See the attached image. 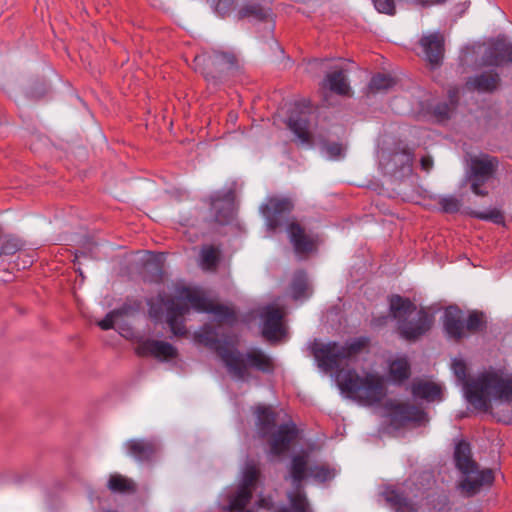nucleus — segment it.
<instances>
[{"mask_svg":"<svg viewBox=\"0 0 512 512\" xmlns=\"http://www.w3.org/2000/svg\"><path fill=\"white\" fill-rule=\"evenodd\" d=\"M443 327L447 336L456 342L466 336L463 312L458 306L452 305L446 308L443 316Z\"/></svg>","mask_w":512,"mask_h":512,"instance_id":"6ab92c4d","label":"nucleus"},{"mask_svg":"<svg viewBox=\"0 0 512 512\" xmlns=\"http://www.w3.org/2000/svg\"><path fill=\"white\" fill-rule=\"evenodd\" d=\"M503 401L512 400V378L504 379L496 373H483L466 385V399L476 409L487 411L489 396Z\"/></svg>","mask_w":512,"mask_h":512,"instance_id":"7ed1b4c3","label":"nucleus"},{"mask_svg":"<svg viewBox=\"0 0 512 512\" xmlns=\"http://www.w3.org/2000/svg\"><path fill=\"white\" fill-rule=\"evenodd\" d=\"M346 70L339 68L328 73L323 79L322 86L340 96H349L351 92Z\"/></svg>","mask_w":512,"mask_h":512,"instance_id":"393cba45","label":"nucleus"},{"mask_svg":"<svg viewBox=\"0 0 512 512\" xmlns=\"http://www.w3.org/2000/svg\"><path fill=\"white\" fill-rule=\"evenodd\" d=\"M372 2L379 13L390 16L396 13L395 0H372Z\"/></svg>","mask_w":512,"mask_h":512,"instance_id":"09e8293b","label":"nucleus"},{"mask_svg":"<svg viewBox=\"0 0 512 512\" xmlns=\"http://www.w3.org/2000/svg\"><path fill=\"white\" fill-rule=\"evenodd\" d=\"M469 215L476 219L492 221L495 224H503L504 223V216L501 213V211H499L497 209H491L487 212L471 211L469 213Z\"/></svg>","mask_w":512,"mask_h":512,"instance_id":"c03bdc74","label":"nucleus"},{"mask_svg":"<svg viewBox=\"0 0 512 512\" xmlns=\"http://www.w3.org/2000/svg\"><path fill=\"white\" fill-rule=\"evenodd\" d=\"M447 0H409L408 3L413 6L431 7L438 4H443Z\"/></svg>","mask_w":512,"mask_h":512,"instance_id":"5fc2aeb1","label":"nucleus"},{"mask_svg":"<svg viewBox=\"0 0 512 512\" xmlns=\"http://www.w3.org/2000/svg\"><path fill=\"white\" fill-rule=\"evenodd\" d=\"M259 476V470L255 465H247L243 477L242 482L239 485L241 488H245L248 491H252V487L254 486L255 482L257 481Z\"/></svg>","mask_w":512,"mask_h":512,"instance_id":"37998d69","label":"nucleus"},{"mask_svg":"<svg viewBox=\"0 0 512 512\" xmlns=\"http://www.w3.org/2000/svg\"><path fill=\"white\" fill-rule=\"evenodd\" d=\"M417 310V306L406 297L398 294L389 297L390 316L397 320L399 335L409 342H415L427 334L433 326L434 316L424 308L417 311L415 320L407 317Z\"/></svg>","mask_w":512,"mask_h":512,"instance_id":"f257e3e1","label":"nucleus"},{"mask_svg":"<svg viewBox=\"0 0 512 512\" xmlns=\"http://www.w3.org/2000/svg\"><path fill=\"white\" fill-rule=\"evenodd\" d=\"M334 475V470L326 465H313L309 467V476L321 483L332 479Z\"/></svg>","mask_w":512,"mask_h":512,"instance_id":"a19ab883","label":"nucleus"},{"mask_svg":"<svg viewBox=\"0 0 512 512\" xmlns=\"http://www.w3.org/2000/svg\"><path fill=\"white\" fill-rule=\"evenodd\" d=\"M307 290V276L304 271H298L297 273H295L291 283L292 297L296 300L303 298L306 296Z\"/></svg>","mask_w":512,"mask_h":512,"instance_id":"4c0bfd02","label":"nucleus"},{"mask_svg":"<svg viewBox=\"0 0 512 512\" xmlns=\"http://www.w3.org/2000/svg\"><path fill=\"white\" fill-rule=\"evenodd\" d=\"M391 423L395 427H404L408 423L420 425L427 421V414L421 408L409 403H397L390 407Z\"/></svg>","mask_w":512,"mask_h":512,"instance_id":"4468645a","label":"nucleus"},{"mask_svg":"<svg viewBox=\"0 0 512 512\" xmlns=\"http://www.w3.org/2000/svg\"><path fill=\"white\" fill-rule=\"evenodd\" d=\"M326 149L328 154L332 157H338L342 153V146L339 143H331Z\"/></svg>","mask_w":512,"mask_h":512,"instance_id":"4d7b16f0","label":"nucleus"},{"mask_svg":"<svg viewBox=\"0 0 512 512\" xmlns=\"http://www.w3.org/2000/svg\"><path fill=\"white\" fill-rule=\"evenodd\" d=\"M437 203L442 212L449 214L457 213L461 207V201L453 195L440 196Z\"/></svg>","mask_w":512,"mask_h":512,"instance_id":"79ce46f5","label":"nucleus"},{"mask_svg":"<svg viewBox=\"0 0 512 512\" xmlns=\"http://www.w3.org/2000/svg\"><path fill=\"white\" fill-rule=\"evenodd\" d=\"M482 64L486 67H500L512 64V42L504 36L490 41L482 55Z\"/></svg>","mask_w":512,"mask_h":512,"instance_id":"ddd939ff","label":"nucleus"},{"mask_svg":"<svg viewBox=\"0 0 512 512\" xmlns=\"http://www.w3.org/2000/svg\"><path fill=\"white\" fill-rule=\"evenodd\" d=\"M269 436L270 454L273 456H281L286 453L297 437V429L293 423L281 424L277 431Z\"/></svg>","mask_w":512,"mask_h":512,"instance_id":"f3484780","label":"nucleus"},{"mask_svg":"<svg viewBox=\"0 0 512 512\" xmlns=\"http://www.w3.org/2000/svg\"><path fill=\"white\" fill-rule=\"evenodd\" d=\"M236 4L237 0H215L213 9L218 16L224 18L234 11Z\"/></svg>","mask_w":512,"mask_h":512,"instance_id":"49530a36","label":"nucleus"},{"mask_svg":"<svg viewBox=\"0 0 512 512\" xmlns=\"http://www.w3.org/2000/svg\"><path fill=\"white\" fill-rule=\"evenodd\" d=\"M182 295L191 304L192 308L199 312L208 313L212 308L213 302L197 291L185 288Z\"/></svg>","mask_w":512,"mask_h":512,"instance_id":"72a5a7b5","label":"nucleus"},{"mask_svg":"<svg viewBox=\"0 0 512 512\" xmlns=\"http://www.w3.org/2000/svg\"><path fill=\"white\" fill-rule=\"evenodd\" d=\"M339 388L351 398L365 404L380 403L386 396V388L382 376L368 373L360 377L355 370H340L337 373Z\"/></svg>","mask_w":512,"mask_h":512,"instance_id":"f03ea898","label":"nucleus"},{"mask_svg":"<svg viewBox=\"0 0 512 512\" xmlns=\"http://www.w3.org/2000/svg\"><path fill=\"white\" fill-rule=\"evenodd\" d=\"M139 356H153L162 360L174 359L177 356L176 348L165 341L148 339L136 349Z\"/></svg>","mask_w":512,"mask_h":512,"instance_id":"aec40b11","label":"nucleus"},{"mask_svg":"<svg viewBox=\"0 0 512 512\" xmlns=\"http://www.w3.org/2000/svg\"><path fill=\"white\" fill-rule=\"evenodd\" d=\"M486 328L485 314L482 311L473 310L465 321V330L471 334L483 331Z\"/></svg>","mask_w":512,"mask_h":512,"instance_id":"c9c22d12","label":"nucleus"},{"mask_svg":"<svg viewBox=\"0 0 512 512\" xmlns=\"http://www.w3.org/2000/svg\"><path fill=\"white\" fill-rule=\"evenodd\" d=\"M385 499L396 512H416L414 504L396 489L387 490Z\"/></svg>","mask_w":512,"mask_h":512,"instance_id":"2f4dec72","label":"nucleus"},{"mask_svg":"<svg viewBox=\"0 0 512 512\" xmlns=\"http://www.w3.org/2000/svg\"><path fill=\"white\" fill-rule=\"evenodd\" d=\"M194 68L199 70L209 85L217 86L234 69L237 59L233 53L213 50L196 55Z\"/></svg>","mask_w":512,"mask_h":512,"instance_id":"6e6552de","label":"nucleus"},{"mask_svg":"<svg viewBox=\"0 0 512 512\" xmlns=\"http://www.w3.org/2000/svg\"><path fill=\"white\" fill-rule=\"evenodd\" d=\"M288 499L290 501V505L292 507L293 512H307L308 511V503L306 496L300 491L290 492L288 494Z\"/></svg>","mask_w":512,"mask_h":512,"instance_id":"a18cd8bd","label":"nucleus"},{"mask_svg":"<svg viewBox=\"0 0 512 512\" xmlns=\"http://www.w3.org/2000/svg\"><path fill=\"white\" fill-rule=\"evenodd\" d=\"M257 433L260 438H267L276 426L277 413L271 406L258 405L254 410Z\"/></svg>","mask_w":512,"mask_h":512,"instance_id":"5701e85b","label":"nucleus"},{"mask_svg":"<svg viewBox=\"0 0 512 512\" xmlns=\"http://www.w3.org/2000/svg\"><path fill=\"white\" fill-rule=\"evenodd\" d=\"M46 93L44 83H37L35 87H31L28 91V96L33 99H38Z\"/></svg>","mask_w":512,"mask_h":512,"instance_id":"864d4df0","label":"nucleus"},{"mask_svg":"<svg viewBox=\"0 0 512 512\" xmlns=\"http://www.w3.org/2000/svg\"><path fill=\"white\" fill-rule=\"evenodd\" d=\"M149 315L154 321H161L166 312V322L175 336H185L187 329L184 324V316L190 310L187 303L175 300L165 294H158L156 298L148 301Z\"/></svg>","mask_w":512,"mask_h":512,"instance_id":"0eeeda50","label":"nucleus"},{"mask_svg":"<svg viewBox=\"0 0 512 512\" xmlns=\"http://www.w3.org/2000/svg\"><path fill=\"white\" fill-rule=\"evenodd\" d=\"M145 268L147 270H153L154 271V274L153 276L149 279V281L151 282H159L161 281L162 279V268L160 266V264L156 261H148L145 263Z\"/></svg>","mask_w":512,"mask_h":512,"instance_id":"603ef678","label":"nucleus"},{"mask_svg":"<svg viewBox=\"0 0 512 512\" xmlns=\"http://www.w3.org/2000/svg\"><path fill=\"white\" fill-rule=\"evenodd\" d=\"M420 165L422 170L429 172L433 167V159L430 156H423L420 159Z\"/></svg>","mask_w":512,"mask_h":512,"instance_id":"bf43d9fd","label":"nucleus"},{"mask_svg":"<svg viewBox=\"0 0 512 512\" xmlns=\"http://www.w3.org/2000/svg\"><path fill=\"white\" fill-rule=\"evenodd\" d=\"M395 85V80L386 74L378 73L374 75L368 85L372 93L386 92Z\"/></svg>","mask_w":512,"mask_h":512,"instance_id":"e433bc0d","label":"nucleus"},{"mask_svg":"<svg viewBox=\"0 0 512 512\" xmlns=\"http://www.w3.org/2000/svg\"><path fill=\"white\" fill-rule=\"evenodd\" d=\"M294 252L299 256H308L317 250L318 237L306 232L305 227L293 217L285 228Z\"/></svg>","mask_w":512,"mask_h":512,"instance_id":"f8f14e48","label":"nucleus"},{"mask_svg":"<svg viewBox=\"0 0 512 512\" xmlns=\"http://www.w3.org/2000/svg\"><path fill=\"white\" fill-rule=\"evenodd\" d=\"M309 474L307 455L298 454L292 457L290 464V476L293 485L297 490L300 489L302 481Z\"/></svg>","mask_w":512,"mask_h":512,"instance_id":"c756f323","label":"nucleus"},{"mask_svg":"<svg viewBox=\"0 0 512 512\" xmlns=\"http://www.w3.org/2000/svg\"><path fill=\"white\" fill-rule=\"evenodd\" d=\"M411 393L414 398L424 399L428 402L442 400L441 386L427 380H414L411 385Z\"/></svg>","mask_w":512,"mask_h":512,"instance_id":"b1692460","label":"nucleus"},{"mask_svg":"<svg viewBox=\"0 0 512 512\" xmlns=\"http://www.w3.org/2000/svg\"><path fill=\"white\" fill-rule=\"evenodd\" d=\"M295 208V202L290 196H268L260 205L259 211L265 220L268 231L275 232L286 228L292 220L291 214Z\"/></svg>","mask_w":512,"mask_h":512,"instance_id":"1a4fd4ad","label":"nucleus"},{"mask_svg":"<svg viewBox=\"0 0 512 512\" xmlns=\"http://www.w3.org/2000/svg\"><path fill=\"white\" fill-rule=\"evenodd\" d=\"M263 320L262 335L268 341H275L284 334L283 314L275 307L267 306L261 313Z\"/></svg>","mask_w":512,"mask_h":512,"instance_id":"a211bd4d","label":"nucleus"},{"mask_svg":"<svg viewBox=\"0 0 512 512\" xmlns=\"http://www.w3.org/2000/svg\"><path fill=\"white\" fill-rule=\"evenodd\" d=\"M452 370L457 377V379L464 383V389L466 390L467 383H470V381H467V367L466 363L463 359L455 358L452 361ZM473 380H471L472 382Z\"/></svg>","mask_w":512,"mask_h":512,"instance_id":"de8ad7c7","label":"nucleus"},{"mask_svg":"<svg viewBox=\"0 0 512 512\" xmlns=\"http://www.w3.org/2000/svg\"><path fill=\"white\" fill-rule=\"evenodd\" d=\"M272 9L255 1L245 3L236 13L238 20L248 19L250 21L263 22L270 18Z\"/></svg>","mask_w":512,"mask_h":512,"instance_id":"cd10ccee","label":"nucleus"},{"mask_svg":"<svg viewBox=\"0 0 512 512\" xmlns=\"http://www.w3.org/2000/svg\"><path fill=\"white\" fill-rule=\"evenodd\" d=\"M454 462L456 468L464 475L460 483L461 489L467 496H473L483 486H490L494 481L492 469L479 470L472 458L471 446L466 440H460L454 449Z\"/></svg>","mask_w":512,"mask_h":512,"instance_id":"20e7f679","label":"nucleus"},{"mask_svg":"<svg viewBox=\"0 0 512 512\" xmlns=\"http://www.w3.org/2000/svg\"><path fill=\"white\" fill-rule=\"evenodd\" d=\"M500 83V76L496 72H483L474 77H470L466 82L469 90L478 92L492 93Z\"/></svg>","mask_w":512,"mask_h":512,"instance_id":"bb28decb","label":"nucleus"},{"mask_svg":"<svg viewBox=\"0 0 512 512\" xmlns=\"http://www.w3.org/2000/svg\"><path fill=\"white\" fill-rule=\"evenodd\" d=\"M22 245L17 239H7L0 248V257L2 255H13L21 249Z\"/></svg>","mask_w":512,"mask_h":512,"instance_id":"3c124183","label":"nucleus"},{"mask_svg":"<svg viewBox=\"0 0 512 512\" xmlns=\"http://www.w3.org/2000/svg\"><path fill=\"white\" fill-rule=\"evenodd\" d=\"M132 307L129 305H123L118 309L110 311L106 316L98 322V326L102 330H110L114 327V319L123 315H127L131 312Z\"/></svg>","mask_w":512,"mask_h":512,"instance_id":"ea45409f","label":"nucleus"},{"mask_svg":"<svg viewBox=\"0 0 512 512\" xmlns=\"http://www.w3.org/2000/svg\"><path fill=\"white\" fill-rule=\"evenodd\" d=\"M194 337L196 342L214 350L223 363L225 359L223 355L231 353L233 350L227 345V343H223L217 338V333L212 326L205 325L199 332L195 333Z\"/></svg>","mask_w":512,"mask_h":512,"instance_id":"412c9836","label":"nucleus"},{"mask_svg":"<svg viewBox=\"0 0 512 512\" xmlns=\"http://www.w3.org/2000/svg\"><path fill=\"white\" fill-rule=\"evenodd\" d=\"M128 454L138 462L151 461L158 451L157 444L147 439H132L126 443Z\"/></svg>","mask_w":512,"mask_h":512,"instance_id":"4be33fe9","label":"nucleus"},{"mask_svg":"<svg viewBox=\"0 0 512 512\" xmlns=\"http://www.w3.org/2000/svg\"><path fill=\"white\" fill-rule=\"evenodd\" d=\"M420 46L422 47L425 60L431 67H439L444 58V37L439 32L423 35L420 39Z\"/></svg>","mask_w":512,"mask_h":512,"instance_id":"dca6fc26","label":"nucleus"},{"mask_svg":"<svg viewBox=\"0 0 512 512\" xmlns=\"http://www.w3.org/2000/svg\"><path fill=\"white\" fill-rule=\"evenodd\" d=\"M369 342L368 337H358L346 342L344 345L337 342L315 344L312 351L318 366L322 370L330 372L338 369L344 361L359 354L369 345Z\"/></svg>","mask_w":512,"mask_h":512,"instance_id":"39448f33","label":"nucleus"},{"mask_svg":"<svg viewBox=\"0 0 512 512\" xmlns=\"http://www.w3.org/2000/svg\"><path fill=\"white\" fill-rule=\"evenodd\" d=\"M208 313L214 314L219 321L233 325L237 321L235 311L223 304L213 303L211 310Z\"/></svg>","mask_w":512,"mask_h":512,"instance_id":"58836bf2","label":"nucleus"},{"mask_svg":"<svg viewBox=\"0 0 512 512\" xmlns=\"http://www.w3.org/2000/svg\"><path fill=\"white\" fill-rule=\"evenodd\" d=\"M223 357L228 372L237 379H245L249 368L266 374H272L275 370L273 359L259 348H252L245 353L233 348L231 353Z\"/></svg>","mask_w":512,"mask_h":512,"instance_id":"423d86ee","label":"nucleus"},{"mask_svg":"<svg viewBox=\"0 0 512 512\" xmlns=\"http://www.w3.org/2000/svg\"><path fill=\"white\" fill-rule=\"evenodd\" d=\"M107 487L112 493L117 494H134L137 491L135 482L119 473L110 475Z\"/></svg>","mask_w":512,"mask_h":512,"instance_id":"7c9ffc66","label":"nucleus"},{"mask_svg":"<svg viewBox=\"0 0 512 512\" xmlns=\"http://www.w3.org/2000/svg\"><path fill=\"white\" fill-rule=\"evenodd\" d=\"M276 512H291V510L287 507H281Z\"/></svg>","mask_w":512,"mask_h":512,"instance_id":"052dcab7","label":"nucleus"},{"mask_svg":"<svg viewBox=\"0 0 512 512\" xmlns=\"http://www.w3.org/2000/svg\"><path fill=\"white\" fill-rule=\"evenodd\" d=\"M388 320H389L388 315H379L377 317L372 318V320L370 322V326L373 329H379V328L386 326L388 323Z\"/></svg>","mask_w":512,"mask_h":512,"instance_id":"6e6d98bb","label":"nucleus"},{"mask_svg":"<svg viewBox=\"0 0 512 512\" xmlns=\"http://www.w3.org/2000/svg\"><path fill=\"white\" fill-rule=\"evenodd\" d=\"M413 153L403 149L399 151L382 150L379 166L385 174L404 176L412 171Z\"/></svg>","mask_w":512,"mask_h":512,"instance_id":"9b49d317","label":"nucleus"},{"mask_svg":"<svg viewBox=\"0 0 512 512\" xmlns=\"http://www.w3.org/2000/svg\"><path fill=\"white\" fill-rule=\"evenodd\" d=\"M252 499V491L238 487L235 494L229 496L227 510L229 512H242Z\"/></svg>","mask_w":512,"mask_h":512,"instance_id":"f704fd0d","label":"nucleus"},{"mask_svg":"<svg viewBox=\"0 0 512 512\" xmlns=\"http://www.w3.org/2000/svg\"><path fill=\"white\" fill-rule=\"evenodd\" d=\"M242 512H254V511H253V510L248 509V510H244V511H242Z\"/></svg>","mask_w":512,"mask_h":512,"instance_id":"680f3d73","label":"nucleus"},{"mask_svg":"<svg viewBox=\"0 0 512 512\" xmlns=\"http://www.w3.org/2000/svg\"><path fill=\"white\" fill-rule=\"evenodd\" d=\"M235 193L232 189L217 192L210 197L211 209L214 211V221L219 225L229 224L234 216Z\"/></svg>","mask_w":512,"mask_h":512,"instance_id":"2eb2a0df","label":"nucleus"},{"mask_svg":"<svg viewBox=\"0 0 512 512\" xmlns=\"http://www.w3.org/2000/svg\"><path fill=\"white\" fill-rule=\"evenodd\" d=\"M454 109L448 102H440L434 106L433 114L438 120L443 121L450 118Z\"/></svg>","mask_w":512,"mask_h":512,"instance_id":"8fccbe9b","label":"nucleus"},{"mask_svg":"<svg viewBox=\"0 0 512 512\" xmlns=\"http://www.w3.org/2000/svg\"><path fill=\"white\" fill-rule=\"evenodd\" d=\"M287 125L301 144L308 146L313 144V135L310 132V120L308 116L291 115Z\"/></svg>","mask_w":512,"mask_h":512,"instance_id":"a878e982","label":"nucleus"},{"mask_svg":"<svg viewBox=\"0 0 512 512\" xmlns=\"http://www.w3.org/2000/svg\"><path fill=\"white\" fill-rule=\"evenodd\" d=\"M498 167L499 160L494 156L482 154L471 158L466 180L470 183V189L475 195L485 197L489 194L483 186L495 176Z\"/></svg>","mask_w":512,"mask_h":512,"instance_id":"9d476101","label":"nucleus"},{"mask_svg":"<svg viewBox=\"0 0 512 512\" xmlns=\"http://www.w3.org/2000/svg\"><path fill=\"white\" fill-rule=\"evenodd\" d=\"M449 104L454 108L458 105L459 100V90L457 88H452L448 91Z\"/></svg>","mask_w":512,"mask_h":512,"instance_id":"13d9d810","label":"nucleus"},{"mask_svg":"<svg viewBox=\"0 0 512 512\" xmlns=\"http://www.w3.org/2000/svg\"><path fill=\"white\" fill-rule=\"evenodd\" d=\"M389 378L393 384L401 385L411 375V368L405 357L397 358L389 363Z\"/></svg>","mask_w":512,"mask_h":512,"instance_id":"c85d7f7f","label":"nucleus"},{"mask_svg":"<svg viewBox=\"0 0 512 512\" xmlns=\"http://www.w3.org/2000/svg\"><path fill=\"white\" fill-rule=\"evenodd\" d=\"M220 261V250L213 245H203L200 250V265L204 270H215Z\"/></svg>","mask_w":512,"mask_h":512,"instance_id":"473e14b6","label":"nucleus"}]
</instances>
